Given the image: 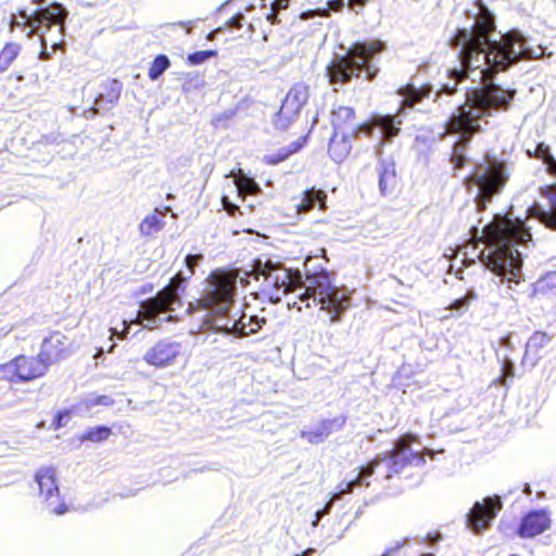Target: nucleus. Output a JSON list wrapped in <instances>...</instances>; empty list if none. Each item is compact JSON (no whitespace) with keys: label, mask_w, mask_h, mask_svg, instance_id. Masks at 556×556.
I'll list each match as a JSON object with an SVG mask.
<instances>
[{"label":"nucleus","mask_w":556,"mask_h":556,"mask_svg":"<svg viewBox=\"0 0 556 556\" xmlns=\"http://www.w3.org/2000/svg\"><path fill=\"white\" fill-rule=\"evenodd\" d=\"M425 463V456L413 447L409 437H402L394 442L392 450L377 455L367 464L355 469L353 477L338 485V494H350L359 486L368 488L370 485L368 479L374 475L376 480L388 482L394 479L400 480L405 470L420 468Z\"/></svg>","instance_id":"423d86ee"},{"label":"nucleus","mask_w":556,"mask_h":556,"mask_svg":"<svg viewBox=\"0 0 556 556\" xmlns=\"http://www.w3.org/2000/svg\"><path fill=\"white\" fill-rule=\"evenodd\" d=\"M306 137H300L295 141L286 147H281L277 152L264 156V160L269 165H278L286 161L291 155L298 153L305 144Z\"/></svg>","instance_id":"393cba45"},{"label":"nucleus","mask_w":556,"mask_h":556,"mask_svg":"<svg viewBox=\"0 0 556 556\" xmlns=\"http://www.w3.org/2000/svg\"><path fill=\"white\" fill-rule=\"evenodd\" d=\"M214 55H216L215 50H200L189 53L187 60L191 65H201Z\"/></svg>","instance_id":"c9c22d12"},{"label":"nucleus","mask_w":556,"mask_h":556,"mask_svg":"<svg viewBox=\"0 0 556 556\" xmlns=\"http://www.w3.org/2000/svg\"><path fill=\"white\" fill-rule=\"evenodd\" d=\"M407 538H404L401 542H403L404 540H406ZM414 541L402 547L400 551L402 549H405V554H407V556H410V554H408V549L413 546V545H418V546H421V545H427V546H433L437 542H439L442 536L439 535L438 533H434V534H431V533H428L426 536L424 538H419V536H414L413 538Z\"/></svg>","instance_id":"72a5a7b5"},{"label":"nucleus","mask_w":556,"mask_h":556,"mask_svg":"<svg viewBox=\"0 0 556 556\" xmlns=\"http://www.w3.org/2000/svg\"><path fill=\"white\" fill-rule=\"evenodd\" d=\"M168 213L176 216L170 206L156 207L152 214L147 215L139 224L140 235L150 237L161 231L166 225L165 217Z\"/></svg>","instance_id":"aec40b11"},{"label":"nucleus","mask_w":556,"mask_h":556,"mask_svg":"<svg viewBox=\"0 0 556 556\" xmlns=\"http://www.w3.org/2000/svg\"><path fill=\"white\" fill-rule=\"evenodd\" d=\"M205 84L204 76L199 72H190L186 74L182 83L184 92H192L202 88Z\"/></svg>","instance_id":"473e14b6"},{"label":"nucleus","mask_w":556,"mask_h":556,"mask_svg":"<svg viewBox=\"0 0 556 556\" xmlns=\"http://www.w3.org/2000/svg\"><path fill=\"white\" fill-rule=\"evenodd\" d=\"M180 353L181 343L165 338L146 351L143 361L151 366L164 368L174 364Z\"/></svg>","instance_id":"ddd939ff"},{"label":"nucleus","mask_w":556,"mask_h":556,"mask_svg":"<svg viewBox=\"0 0 556 556\" xmlns=\"http://www.w3.org/2000/svg\"><path fill=\"white\" fill-rule=\"evenodd\" d=\"M345 422L346 417L344 415L321 419L315 426L302 429L300 437L311 444H319L325 442L333 432L340 431Z\"/></svg>","instance_id":"2eb2a0df"},{"label":"nucleus","mask_w":556,"mask_h":556,"mask_svg":"<svg viewBox=\"0 0 556 556\" xmlns=\"http://www.w3.org/2000/svg\"><path fill=\"white\" fill-rule=\"evenodd\" d=\"M463 271H464V268H463V267H460V268L456 269V270H455V277H456V278H459V279H463V276H462Z\"/></svg>","instance_id":"3c124183"},{"label":"nucleus","mask_w":556,"mask_h":556,"mask_svg":"<svg viewBox=\"0 0 556 556\" xmlns=\"http://www.w3.org/2000/svg\"><path fill=\"white\" fill-rule=\"evenodd\" d=\"M40 37V43H41V50L39 52V59L41 61H48L52 58V52H50L48 50V46H47V40L45 38V35L43 36H39Z\"/></svg>","instance_id":"79ce46f5"},{"label":"nucleus","mask_w":556,"mask_h":556,"mask_svg":"<svg viewBox=\"0 0 556 556\" xmlns=\"http://www.w3.org/2000/svg\"><path fill=\"white\" fill-rule=\"evenodd\" d=\"M309 98V87L304 83L294 84L287 92L282 103L287 109H291L295 113H300L302 108L307 103Z\"/></svg>","instance_id":"5701e85b"},{"label":"nucleus","mask_w":556,"mask_h":556,"mask_svg":"<svg viewBox=\"0 0 556 556\" xmlns=\"http://www.w3.org/2000/svg\"><path fill=\"white\" fill-rule=\"evenodd\" d=\"M267 16V20L271 23V24H276L278 23V20L277 17L274 15V12H270L268 14H266Z\"/></svg>","instance_id":"09e8293b"},{"label":"nucleus","mask_w":556,"mask_h":556,"mask_svg":"<svg viewBox=\"0 0 556 556\" xmlns=\"http://www.w3.org/2000/svg\"><path fill=\"white\" fill-rule=\"evenodd\" d=\"M17 369H20V382H25L45 376L49 367L39 354L36 357L20 355Z\"/></svg>","instance_id":"a211bd4d"},{"label":"nucleus","mask_w":556,"mask_h":556,"mask_svg":"<svg viewBox=\"0 0 556 556\" xmlns=\"http://www.w3.org/2000/svg\"><path fill=\"white\" fill-rule=\"evenodd\" d=\"M299 113L293 112L291 109H287V105L281 103L280 109L276 112L273 118V125L278 130H286L295 121Z\"/></svg>","instance_id":"c85d7f7f"},{"label":"nucleus","mask_w":556,"mask_h":556,"mask_svg":"<svg viewBox=\"0 0 556 556\" xmlns=\"http://www.w3.org/2000/svg\"><path fill=\"white\" fill-rule=\"evenodd\" d=\"M202 261L203 255L201 253H188L184 260L187 274L179 270L155 295L147 299L142 307L147 320L146 326L155 327L160 324V320H180L176 309L182 307V295L189 279L194 275L195 267Z\"/></svg>","instance_id":"0eeeda50"},{"label":"nucleus","mask_w":556,"mask_h":556,"mask_svg":"<svg viewBox=\"0 0 556 556\" xmlns=\"http://www.w3.org/2000/svg\"><path fill=\"white\" fill-rule=\"evenodd\" d=\"M116 344L114 342L110 343V345L108 346V349L105 350L103 346L101 348H98L97 349V352L94 354V357L96 358H100L102 357V355L104 353H113L114 349H115Z\"/></svg>","instance_id":"a18cd8bd"},{"label":"nucleus","mask_w":556,"mask_h":556,"mask_svg":"<svg viewBox=\"0 0 556 556\" xmlns=\"http://www.w3.org/2000/svg\"><path fill=\"white\" fill-rule=\"evenodd\" d=\"M71 420V412L67 409L58 412L52 421V426L55 430L61 429L62 427H65L68 421Z\"/></svg>","instance_id":"e433bc0d"},{"label":"nucleus","mask_w":556,"mask_h":556,"mask_svg":"<svg viewBox=\"0 0 556 556\" xmlns=\"http://www.w3.org/2000/svg\"><path fill=\"white\" fill-rule=\"evenodd\" d=\"M472 239L485 247L477 254V258L485 269L493 274L492 281L500 288L504 298L514 299L516 287L525 281L523 252L532 242L529 228L521 220L507 219L501 224L483 226L481 236L479 227H470Z\"/></svg>","instance_id":"7ed1b4c3"},{"label":"nucleus","mask_w":556,"mask_h":556,"mask_svg":"<svg viewBox=\"0 0 556 556\" xmlns=\"http://www.w3.org/2000/svg\"><path fill=\"white\" fill-rule=\"evenodd\" d=\"M179 24L186 28V31H187L188 34H190V33H191V29H192V28L194 27V25H195V22H193V21H188V22H185V23H184V22H180Z\"/></svg>","instance_id":"49530a36"},{"label":"nucleus","mask_w":556,"mask_h":556,"mask_svg":"<svg viewBox=\"0 0 556 556\" xmlns=\"http://www.w3.org/2000/svg\"><path fill=\"white\" fill-rule=\"evenodd\" d=\"M72 348V339L61 331H51L43 338L39 355L48 367H51L71 357L73 354Z\"/></svg>","instance_id":"f8f14e48"},{"label":"nucleus","mask_w":556,"mask_h":556,"mask_svg":"<svg viewBox=\"0 0 556 556\" xmlns=\"http://www.w3.org/2000/svg\"><path fill=\"white\" fill-rule=\"evenodd\" d=\"M503 508V501L500 495L485 496L482 501H476L466 515V526L475 534L488 530L497 514Z\"/></svg>","instance_id":"1a4fd4ad"},{"label":"nucleus","mask_w":556,"mask_h":556,"mask_svg":"<svg viewBox=\"0 0 556 556\" xmlns=\"http://www.w3.org/2000/svg\"><path fill=\"white\" fill-rule=\"evenodd\" d=\"M551 337L542 331H535L527 341L522 363L534 366L541 358L540 351L551 341Z\"/></svg>","instance_id":"4be33fe9"},{"label":"nucleus","mask_w":556,"mask_h":556,"mask_svg":"<svg viewBox=\"0 0 556 556\" xmlns=\"http://www.w3.org/2000/svg\"><path fill=\"white\" fill-rule=\"evenodd\" d=\"M508 342H509V338H508V337H503V338H502V343H503L504 345H508Z\"/></svg>","instance_id":"864d4df0"},{"label":"nucleus","mask_w":556,"mask_h":556,"mask_svg":"<svg viewBox=\"0 0 556 556\" xmlns=\"http://www.w3.org/2000/svg\"><path fill=\"white\" fill-rule=\"evenodd\" d=\"M510 556H520V555H517V554H511Z\"/></svg>","instance_id":"13d9d810"},{"label":"nucleus","mask_w":556,"mask_h":556,"mask_svg":"<svg viewBox=\"0 0 556 556\" xmlns=\"http://www.w3.org/2000/svg\"><path fill=\"white\" fill-rule=\"evenodd\" d=\"M66 9L58 2L48 4L39 16H36L31 29L37 36H43L53 25H61L64 22Z\"/></svg>","instance_id":"dca6fc26"},{"label":"nucleus","mask_w":556,"mask_h":556,"mask_svg":"<svg viewBox=\"0 0 556 556\" xmlns=\"http://www.w3.org/2000/svg\"><path fill=\"white\" fill-rule=\"evenodd\" d=\"M222 29H223V27H218L217 29H214V30L210 31V34H208V36H207V38H208V39H213V38H215L216 34H217L218 31H220Z\"/></svg>","instance_id":"8fccbe9b"},{"label":"nucleus","mask_w":556,"mask_h":556,"mask_svg":"<svg viewBox=\"0 0 556 556\" xmlns=\"http://www.w3.org/2000/svg\"><path fill=\"white\" fill-rule=\"evenodd\" d=\"M523 493H526V494H530L531 493V489H530L529 484H525Z\"/></svg>","instance_id":"603ef678"},{"label":"nucleus","mask_w":556,"mask_h":556,"mask_svg":"<svg viewBox=\"0 0 556 556\" xmlns=\"http://www.w3.org/2000/svg\"><path fill=\"white\" fill-rule=\"evenodd\" d=\"M112 430L110 427L104 425H99L92 428H89L85 431V433L80 437L81 441H90V442H102L106 440Z\"/></svg>","instance_id":"2f4dec72"},{"label":"nucleus","mask_w":556,"mask_h":556,"mask_svg":"<svg viewBox=\"0 0 556 556\" xmlns=\"http://www.w3.org/2000/svg\"><path fill=\"white\" fill-rule=\"evenodd\" d=\"M39 495L43 497L47 507L55 515L61 516L67 511V506L60 501V490L56 483L55 469L41 467L35 473Z\"/></svg>","instance_id":"9d476101"},{"label":"nucleus","mask_w":556,"mask_h":556,"mask_svg":"<svg viewBox=\"0 0 556 556\" xmlns=\"http://www.w3.org/2000/svg\"><path fill=\"white\" fill-rule=\"evenodd\" d=\"M242 285L244 278H240ZM239 276L233 269H216L204 281L200 299L189 302L187 314L203 312L201 328L204 331L242 338L256 333L266 324L265 317L241 314L239 318L230 315L236 302Z\"/></svg>","instance_id":"20e7f679"},{"label":"nucleus","mask_w":556,"mask_h":556,"mask_svg":"<svg viewBox=\"0 0 556 556\" xmlns=\"http://www.w3.org/2000/svg\"><path fill=\"white\" fill-rule=\"evenodd\" d=\"M413 554H414V556H422V553H421V552H419V551H416V552H415V553H413Z\"/></svg>","instance_id":"6e6d98bb"},{"label":"nucleus","mask_w":556,"mask_h":556,"mask_svg":"<svg viewBox=\"0 0 556 556\" xmlns=\"http://www.w3.org/2000/svg\"><path fill=\"white\" fill-rule=\"evenodd\" d=\"M147 302V300L142 301L140 303V306L137 311V315L134 319H129V320H122L121 321V329L115 326V327H112L110 328V332H111V337H110V341H112V339L116 338L118 340H123V339H126L128 336H136L139 330H136L134 331V326H140L142 328H146V329H149V330H152V329H156L159 327H161V325L163 323H177L178 320H160V324L155 325V327H148L146 326L147 324V320H146V316H143V313H142V307H143V304Z\"/></svg>","instance_id":"f3484780"},{"label":"nucleus","mask_w":556,"mask_h":556,"mask_svg":"<svg viewBox=\"0 0 556 556\" xmlns=\"http://www.w3.org/2000/svg\"><path fill=\"white\" fill-rule=\"evenodd\" d=\"M478 299V293L475 288H468L466 293L463 296H459L452 301L448 305V309L456 313L457 315H463L466 313L471 304V302Z\"/></svg>","instance_id":"cd10ccee"},{"label":"nucleus","mask_w":556,"mask_h":556,"mask_svg":"<svg viewBox=\"0 0 556 556\" xmlns=\"http://www.w3.org/2000/svg\"><path fill=\"white\" fill-rule=\"evenodd\" d=\"M56 46H58V43H56V42H53V45H52V49H53V51H55Z\"/></svg>","instance_id":"4d7b16f0"},{"label":"nucleus","mask_w":556,"mask_h":556,"mask_svg":"<svg viewBox=\"0 0 556 556\" xmlns=\"http://www.w3.org/2000/svg\"><path fill=\"white\" fill-rule=\"evenodd\" d=\"M549 526L551 517L545 509H532L521 517L516 533L521 539H532L543 533Z\"/></svg>","instance_id":"4468645a"},{"label":"nucleus","mask_w":556,"mask_h":556,"mask_svg":"<svg viewBox=\"0 0 556 556\" xmlns=\"http://www.w3.org/2000/svg\"><path fill=\"white\" fill-rule=\"evenodd\" d=\"M551 210L549 213L545 216V225L552 230H556V195L549 199Z\"/></svg>","instance_id":"4c0bfd02"},{"label":"nucleus","mask_w":556,"mask_h":556,"mask_svg":"<svg viewBox=\"0 0 556 556\" xmlns=\"http://www.w3.org/2000/svg\"><path fill=\"white\" fill-rule=\"evenodd\" d=\"M331 507H332V504L331 503H327L323 508L320 509H317L316 513H315V518L314 520L312 521V526L315 528L318 526L319 521L330 513L331 510Z\"/></svg>","instance_id":"a19ab883"},{"label":"nucleus","mask_w":556,"mask_h":556,"mask_svg":"<svg viewBox=\"0 0 556 556\" xmlns=\"http://www.w3.org/2000/svg\"><path fill=\"white\" fill-rule=\"evenodd\" d=\"M244 22H245L244 14L241 12H238L237 14H235L231 18H229L225 23V27L240 29L243 26Z\"/></svg>","instance_id":"58836bf2"},{"label":"nucleus","mask_w":556,"mask_h":556,"mask_svg":"<svg viewBox=\"0 0 556 556\" xmlns=\"http://www.w3.org/2000/svg\"><path fill=\"white\" fill-rule=\"evenodd\" d=\"M115 401L105 394L97 395L90 394L83 399L75 407L79 414L90 412L96 406L110 407L113 406Z\"/></svg>","instance_id":"a878e982"},{"label":"nucleus","mask_w":556,"mask_h":556,"mask_svg":"<svg viewBox=\"0 0 556 556\" xmlns=\"http://www.w3.org/2000/svg\"><path fill=\"white\" fill-rule=\"evenodd\" d=\"M351 136L348 131H333L328 143V154L336 163H342L350 154L352 149Z\"/></svg>","instance_id":"412c9836"},{"label":"nucleus","mask_w":556,"mask_h":556,"mask_svg":"<svg viewBox=\"0 0 556 556\" xmlns=\"http://www.w3.org/2000/svg\"><path fill=\"white\" fill-rule=\"evenodd\" d=\"M327 194L321 189H307L303 192L301 202L296 205L298 212L305 214L311 210L318 207L324 210L326 207Z\"/></svg>","instance_id":"b1692460"},{"label":"nucleus","mask_w":556,"mask_h":556,"mask_svg":"<svg viewBox=\"0 0 556 556\" xmlns=\"http://www.w3.org/2000/svg\"><path fill=\"white\" fill-rule=\"evenodd\" d=\"M338 49L340 51L333 52L325 68L328 83L334 91L354 78L364 77L367 81H374L381 71L383 56L388 53V45L381 39L356 41L351 47L339 43Z\"/></svg>","instance_id":"39448f33"},{"label":"nucleus","mask_w":556,"mask_h":556,"mask_svg":"<svg viewBox=\"0 0 556 556\" xmlns=\"http://www.w3.org/2000/svg\"><path fill=\"white\" fill-rule=\"evenodd\" d=\"M342 7L346 5L349 9L358 12L363 9L368 0H338Z\"/></svg>","instance_id":"ea45409f"},{"label":"nucleus","mask_w":556,"mask_h":556,"mask_svg":"<svg viewBox=\"0 0 556 556\" xmlns=\"http://www.w3.org/2000/svg\"><path fill=\"white\" fill-rule=\"evenodd\" d=\"M33 2L38 7L34 13L31 14L33 18L36 16H39L40 13L45 10V8L48 5L47 0H33Z\"/></svg>","instance_id":"c03bdc74"},{"label":"nucleus","mask_w":556,"mask_h":556,"mask_svg":"<svg viewBox=\"0 0 556 556\" xmlns=\"http://www.w3.org/2000/svg\"><path fill=\"white\" fill-rule=\"evenodd\" d=\"M464 14L463 25L450 39L451 47L457 51L459 66L447 70V81L435 91L431 84L400 87L397 94L402 99L395 114H376L354 130L355 136L370 139L379 134L375 146L378 159L375 169L378 190L383 198L394 197L399 186L395 161L392 155H383V147L400 135L408 110L425 112L429 102L452 97L466 79L471 81L473 86L464 87V102L455 108L444 124L446 132L457 136L450 162L454 170H459L469 163L466 150L473 136L482 132L491 118L507 112L516 97V89L494 83L495 74L508 71L522 59L536 58L521 30L496 31L495 15L482 0H476Z\"/></svg>","instance_id":"f257e3e1"},{"label":"nucleus","mask_w":556,"mask_h":556,"mask_svg":"<svg viewBox=\"0 0 556 556\" xmlns=\"http://www.w3.org/2000/svg\"><path fill=\"white\" fill-rule=\"evenodd\" d=\"M536 293L548 294L556 292V269L545 273L534 282Z\"/></svg>","instance_id":"c756f323"},{"label":"nucleus","mask_w":556,"mask_h":556,"mask_svg":"<svg viewBox=\"0 0 556 556\" xmlns=\"http://www.w3.org/2000/svg\"><path fill=\"white\" fill-rule=\"evenodd\" d=\"M170 66V61L166 54H157L149 67L148 76L151 80H157Z\"/></svg>","instance_id":"7c9ffc66"},{"label":"nucleus","mask_w":556,"mask_h":556,"mask_svg":"<svg viewBox=\"0 0 556 556\" xmlns=\"http://www.w3.org/2000/svg\"><path fill=\"white\" fill-rule=\"evenodd\" d=\"M124 85L116 78H108L100 84V91L93 100L91 108L85 110L86 118L105 115L118 103Z\"/></svg>","instance_id":"9b49d317"},{"label":"nucleus","mask_w":556,"mask_h":556,"mask_svg":"<svg viewBox=\"0 0 556 556\" xmlns=\"http://www.w3.org/2000/svg\"><path fill=\"white\" fill-rule=\"evenodd\" d=\"M355 111L351 106L338 105L334 106L330 114V122L333 127V131L341 132L345 131V128L351 129V135L354 139H359L362 136H355V128L359 127L363 123L355 125Z\"/></svg>","instance_id":"6ab92c4d"},{"label":"nucleus","mask_w":556,"mask_h":556,"mask_svg":"<svg viewBox=\"0 0 556 556\" xmlns=\"http://www.w3.org/2000/svg\"><path fill=\"white\" fill-rule=\"evenodd\" d=\"M0 374L13 382H20V369H17V357L0 366Z\"/></svg>","instance_id":"f704fd0d"},{"label":"nucleus","mask_w":556,"mask_h":556,"mask_svg":"<svg viewBox=\"0 0 556 556\" xmlns=\"http://www.w3.org/2000/svg\"><path fill=\"white\" fill-rule=\"evenodd\" d=\"M509 176L508 163L496 156L485 155L482 161L473 163L464 184L468 192L475 194L477 211L485 210L488 203L503 191Z\"/></svg>","instance_id":"6e6552de"},{"label":"nucleus","mask_w":556,"mask_h":556,"mask_svg":"<svg viewBox=\"0 0 556 556\" xmlns=\"http://www.w3.org/2000/svg\"><path fill=\"white\" fill-rule=\"evenodd\" d=\"M305 278L301 270L286 267H270L264 270L261 289L257 298L269 303L277 304L283 296L293 292L299 301L288 302L290 308L302 311L306 307L319 305L320 311L329 315L330 324H338L350 308L351 295L346 289L333 285L330 273L321 266H316L314 271L307 268Z\"/></svg>","instance_id":"f03ea898"},{"label":"nucleus","mask_w":556,"mask_h":556,"mask_svg":"<svg viewBox=\"0 0 556 556\" xmlns=\"http://www.w3.org/2000/svg\"><path fill=\"white\" fill-rule=\"evenodd\" d=\"M26 20H29L30 25L33 24L34 18L31 15H30V18H29V16H26ZM30 33H35V31L30 28Z\"/></svg>","instance_id":"5fc2aeb1"},{"label":"nucleus","mask_w":556,"mask_h":556,"mask_svg":"<svg viewBox=\"0 0 556 556\" xmlns=\"http://www.w3.org/2000/svg\"><path fill=\"white\" fill-rule=\"evenodd\" d=\"M290 0H273L271 9L273 11L277 10H286L289 7Z\"/></svg>","instance_id":"37998d69"},{"label":"nucleus","mask_w":556,"mask_h":556,"mask_svg":"<svg viewBox=\"0 0 556 556\" xmlns=\"http://www.w3.org/2000/svg\"><path fill=\"white\" fill-rule=\"evenodd\" d=\"M21 46L16 42H7L0 51V73H4L12 65L21 52Z\"/></svg>","instance_id":"bb28decb"},{"label":"nucleus","mask_w":556,"mask_h":556,"mask_svg":"<svg viewBox=\"0 0 556 556\" xmlns=\"http://www.w3.org/2000/svg\"><path fill=\"white\" fill-rule=\"evenodd\" d=\"M462 263H465V266L468 267V266L475 264V258L473 257H469L468 254L465 252L464 253V257L462 260Z\"/></svg>","instance_id":"de8ad7c7"}]
</instances>
